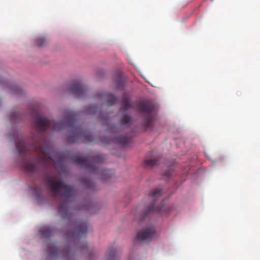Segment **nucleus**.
<instances>
[{
  "label": "nucleus",
  "mask_w": 260,
  "mask_h": 260,
  "mask_svg": "<svg viewBox=\"0 0 260 260\" xmlns=\"http://www.w3.org/2000/svg\"><path fill=\"white\" fill-rule=\"evenodd\" d=\"M62 254L67 257H69L70 256V253L68 251L63 252Z\"/></svg>",
  "instance_id": "27"
},
{
  "label": "nucleus",
  "mask_w": 260,
  "mask_h": 260,
  "mask_svg": "<svg viewBox=\"0 0 260 260\" xmlns=\"http://www.w3.org/2000/svg\"><path fill=\"white\" fill-rule=\"evenodd\" d=\"M118 255L115 248H110L108 251L106 260H118Z\"/></svg>",
  "instance_id": "16"
},
{
  "label": "nucleus",
  "mask_w": 260,
  "mask_h": 260,
  "mask_svg": "<svg viewBox=\"0 0 260 260\" xmlns=\"http://www.w3.org/2000/svg\"><path fill=\"white\" fill-rule=\"evenodd\" d=\"M10 116V120L12 122L19 120L22 118L21 114L18 112H13L11 113Z\"/></svg>",
  "instance_id": "19"
},
{
  "label": "nucleus",
  "mask_w": 260,
  "mask_h": 260,
  "mask_svg": "<svg viewBox=\"0 0 260 260\" xmlns=\"http://www.w3.org/2000/svg\"><path fill=\"white\" fill-rule=\"evenodd\" d=\"M155 232L154 227L152 225H149L138 232L137 240L138 241H149L153 238Z\"/></svg>",
  "instance_id": "7"
},
{
  "label": "nucleus",
  "mask_w": 260,
  "mask_h": 260,
  "mask_svg": "<svg viewBox=\"0 0 260 260\" xmlns=\"http://www.w3.org/2000/svg\"><path fill=\"white\" fill-rule=\"evenodd\" d=\"M53 232L54 230L48 226H44L39 230L40 235L44 238H48L51 237L52 235Z\"/></svg>",
  "instance_id": "13"
},
{
  "label": "nucleus",
  "mask_w": 260,
  "mask_h": 260,
  "mask_svg": "<svg viewBox=\"0 0 260 260\" xmlns=\"http://www.w3.org/2000/svg\"><path fill=\"white\" fill-rule=\"evenodd\" d=\"M161 194V190L160 188H156L152 190L151 192L148 196L149 200L151 202V203L145 209L143 212L141 218L139 221V223L141 224L145 217L150 215L151 213L160 212L165 211L166 209V207L162 206L160 207H155L157 199L160 196Z\"/></svg>",
  "instance_id": "5"
},
{
  "label": "nucleus",
  "mask_w": 260,
  "mask_h": 260,
  "mask_svg": "<svg viewBox=\"0 0 260 260\" xmlns=\"http://www.w3.org/2000/svg\"><path fill=\"white\" fill-rule=\"evenodd\" d=\"M31 141L30 145H26L23 140L19 141L16 145L19 153H23L28 151H34L37 153L43 154L48 158L39 156L29 160H24L22 167L26 172L32 174L39 170L45 169L49 167L51 160L54 162L55 167L58 169L57 162L54 157L56 153L53 149L48 145L42 144L40 141L35 142L34 138Z\"/></svg>",
  "instance_id": "1"
},
{
  "label": "nucleus",
  "mask_w": 260,
  "mask_h": 260,
  "mask_svg": "<svg viewBox=\"0 0 260 260\" xmlns=\"http://www.w3.org/2000/svg\"><path fill=\"white\" fill-rule=\"evenodd\" d=\"M70 90L77 98L83 96L86 92L85 86L80 81L74 82Z\"/></svg>",
  "instance_id": "10"
},
{
  "label": "nucleus",
  "mask_w": 260,
  "mask_h": 260,
  "mask_svg": "<svg viewBox=\"0 0 260 260\" xmlns=\"http://www.w3.org/2000/svg\"><path fill=\"white\" fill-rule=\"evenodd\" d=\"M132 107V105L129 102V98L124 95L122 100V107L120 108V111H126Z\"/></svg>",
  "instance_id": "15"
},
{
  "label": "nucleus",
  "mask_w": 260,
  "mask_h": 260,
  "mask_svg": "<svg viewBox=\"0 0 260 260\" xmlns=\"http://www.w3.org/2000/svg\"><path fill=\"white\" fill-rule=\"evenodd\" d=\"M14 92L17 94H21L22 91L20 88L17 87L16 89L14 90Z\"/></svg>",
  "instance_id": "26"
},
{
  "label": "nucleus",
  "mask_w": 260,
  "mask_h": 260,
  "mask_svg": "<svg viewBox=\"0 0 260 260\" xmlns=\"http://www.w3.org/2000/svg\"><path fill=\"white\" fill-rule=\"evenodd\" d=\"M99 118L101 119L103 118V114L101 112L100 113Z\"/></svg>",
  "instance_id": "29"
},
{
  "label": "nucleus",
  "mask_w": 260,
  "mask_h": 260,
  "mask_svg": "<svg viewBox=\"0 0 260 260\" xmlns=\"http://www.w3.org/2000/svg\"><path fill=\"white\" fill-rule=\"evenodd\" d=\"M76 113L67 110L66 116L60 122H54L52 127L53 131L62 130L65 128L69 129V135L67 138V142L74 143L80 141L88 142L92 141V136L87 130L84 129L81 126L78 125Z\"/></svg>",
  "instance_id": "3"
},
{
  "label": "nucleus",
  "mask_w": 260,
  "mask_h": 260,
  "mask_svg": "<svg viewBox=\"0 0 260 260\" xmlns=\"http://www.w3.org/2000/svg\"><path fill=\"white\" fill-rule=\"evenodd\" d=\"M98 112V107L95 106L87 107L84 111L86 114L94 115Z\"/></svg>",
  "instance_id": "21"
},
{
  "label": "nucleus",
  "mask_w": 260,
  "mask_h": 260,
  "mask_svg": "<svg viewBox=\"0 0 260 260\" xmlns=\"http://www.w3.org/2000/svg\"><path fill=\"white\" fill-rule=\"evenodd\" d=\"M115 129H116V127L114 125H111L108 128V131H109V132H115Z\"/></svg>",
  "instance_id": "25"
},
{
  "label": "nucleus",
  "mask_w": 260,
  "mask_h": 260,
  "mask_svg": "<svg viewBox=\"0 0 260 260\" xmlns=\"http://www.w3.org/2000/svg\"><path fill=\"white\" fill-rule=\"evenodd\" d=\"M35 125L40 132H45L51 125V121L42 116L39 113L34 115Z\"/></svg>",
  "instance_id": "9"
},
{
  "label": "nucleus",
  "mask_w": 260,
  "mask_h": 260,
  "mask_svg": "<svg viewBox=\"0 0 260 260\" xmlns=\"http://www.w3.org/2000/svg\"><path fill=\"white\" fill-rule=\"evenodd\" d=\"M137 109L139 111L145 114L144 120V126L146 127L152 126L154 120V115L152 113L154 109L153 105L148 102H141L138 104Z\"/></svg>",
  "instance_id": "6"
},
{
  "label": "nucleus",
  "mask_w": 260,
  "mask_h": 260,
  "mask_svg": "<svg viewBox=\"0 0 260 260\" xmlns=\"http://www.w3.org/2000/svg\"><path fill=\"white\" fill-rule=\"evenodd\" d=\"M103 154L93 155L89 157V159L81 155L72 157V160L77 165L84 167L92 173H97L103 181H108L112 178L113 172L111 170L102 169L100 164L105 159Z\"/></svg>",
  "instance_id": "4"
},
{
  "label": "nucleus",
  "mask_w": 260,
  "mask_h": 260,
  "mask_svg": "<svg viewBox=\"0 0 260 260\" xmlns=\"http://www.w3.org/2000/svg\"><path fill=\"white\" fill-rule=\"evenodd\" d=\"M172 169L171 168H169L167 171L164 172V175L167 178H169L172 174Z\"/></svg>",
  "instance_id": "23"
},
{
  "label": "nucleus",
  "mask_w": 260,
  "mask_h": 260,
  "mask_svg": "<svg viewBox=\"0 0 260 260\" xmlns=\"http://www.w3.org/2000/svg\"><path fill=\"white\" fill-rule=\"evenodd\" d=\"M113 141L116 142L117 143L123 146H125L127 144H128L130 142L131 138L126 136H122L116 138L113 140Z\"/></svg>",
  "instance_id": "17"
},
{
  "label": "nucleus",
  "mask_w": 260,
  "mask_h": 260,
  "mask_svg": "<svg viewBox=\"0 0 260 260\" xmlns=\"http://www.w3.org/2000/svg\"><path fill=\"white\" fill-rule=\"evenodd\" d=\"M85 185L87 187L89 188H91L92 186V183L90 180H86L85 181Z\"/></svg>",
  "instance_id": "24"
},
{
  "label": "nucleus",
  "mask_w": 260,
  "mask_h": 260,
  "mask_svg": "<svg viewBox=\"0 0 260 260\" xmlns=\"http://www.w3.org/2000/svg\"><path fill=\"white\" fill-rule=\"evenodd\" d=\"M35 44L38 47L44 46L46 44V40L43 37H38L35 40Z\"/></svg>",
  "instance_id": "22"
},
{
  "label": "nucleus",
  "mask_w": 260,
  "mask_h": 260,
  "mask_svg": "<svg viewBox=\"0 0 260 260\" xmlns=\"http://www.w3.org/2000/svg\"><path fill=\"white\" fill-rule=\"evenodd\" d=\"M97 96L99 98H103L105 99L107 101V104L109 105H113L115 103H116L118 100L116 96H115L112 94L108 93H99Z\"/></svg>",
  "instance_id": "11"
},
{
  "label": "nucleus",
  "mask_w": 260,
  "mask_h": 260,
  "mask_svg": "<svg viewBox=\"0 0 260 260\" xmlns=\"http://www.w3.org/2000/svg\"><path fill=\"white\" fill-rule=\"evenodd\" d=\"M131 118L128 115H124V116L120 119V124L125 127L130 126L131 124Z\"/></svg>",
  "instance_id": "18"
},
{
  "label": "nucleus",
  "mask_w": 260,
  "mask_h": 260,
  "mask_svg": "<svg viewBox=\"0 0 260 260\" xmlns=\"http://www.w3.org/2000/svg\"><path fill=\"white\" fill-rule=\"evenodd\" d=\"M88 250V246L87 245H85L83 246V250Z\"/></svg>",
  "instance_id": "28"
},
{
  "label": "nucleus",
  "mask_w": 260,
  "mask_h": 260,
  "mask_svg": "<svg viewBox=\"0 0 260 260\" xmlns=\"http://www.w3.org/2000/svg\"><path fill=\"white\" fill-rule=\"evenodd\" d=\"M88 225L86 222L79 223H76L74 226V231L68 232L67 235L69 237H81L87 232Z\"/></svg>",
  "instance_id": "8"
},
{
  "label": "nucleus",
  "mask_w": 260,
  "mask_h": 260,
  "mask_svg": "<svg viewBox=\"0 0 260 260\" xmlns=\"http://www.w3.org/2000/svg\"><path fill=\"white\" fill-rule=\"evenodd\" d=\"M47 252L49 256L51 257H55L61 255L60 249L51 244L48 246Z\"/></svg>",
  "instance_id": "14"
},
{
  "label": "nucleus",
  "mask_w": 260,
  "mask_h": 260,
  "mask_svg": "<svg viewBox=\"0 0 260 260\" xmlns=\"http://www.w3.org/2000/svg\"><path fill=\"white\" fill-rule=\"evenodd\" d=\"M46 184L55 202L59 203L57 212L63 219H70L72 214L70 212L68 204L74 198L75 190L71 186L66 184L56 176L46 178Z\"/></svg>",
  "instance_id": "2"
},
{
  "label": "nucleus",
  "mask_w": 260,
  "mask_h": 260,
  "mask_svg": "<svg viewBox=\"0 0 260 260\" xmlns=\"http://www.w3.org/2000/svg\"><path fill=\"white\" fill-rule=\"evenodd\" d=\"M158 161L156 159H145L143 162L145 167H152L157 164Z\"/></svg>",
  "instance_id": "20"
},
{
  "label": "nucleus",
  "mask_w": 260,
  "mask_h": 260,
  "mask_svg": "<svg viewBox=\"0 0 260 260\" xmlns=\"http://www.w3.org/2000/svg\"><path fill=\"white\" fill-rule=\"evenodd\" d=\"M114 81L116 85L117 89L120 90L123 89L125 80L122 73H119L114 78Z\"/></svg>",
  "instance_id": "12"
}]
</instances>
